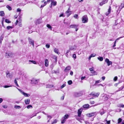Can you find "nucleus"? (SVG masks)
Instances as JSON below:
<instances>
[{"label":"nucleus","mask_w":124,"mask_h":124,"mask_svg":"<svg viewBox=\"0 0 124 124\" xmlns=\"http://www.w3.org/2000/svg\"><path fill=\"white\" fill-rule=\"evenodd\" d=\"M39 79L33 78L30 80L31 81V83L32 84L37 85L38 84L39 81Z\"/></svg>","instance_id":"nucleus-1"},{"label":"nucleus","mask_w":124,"mask_h":124,"mask_svg":"<svg viewBox=\"0 0 124 124\" xmlns=\"http://www.w3.org/2000/svg\"><path fill=\"white\" fill-rule=\"evenodd\" d=\"M17 88L19 91H20V92L25 97H29L30 96V94L24 93L22 90L21 89L18 88Z\"/></svg>","instance_id":"nucleus-2"},{"label":"nucleus","mask_w":124,"mask_h":124,"mask_svg":"<svg viewBox=\"0 0 124 124\" xmlns=\"http://www.w3.org/2000/svg\"><path fill=\"white\" fill-rule=\"evenodd\" d=\"M82 20L83 23H87L88 21V18L87 16L86 15L82 17Z\"/></svg>","instance_id":"nucleus-3"},{"label":"nucleus","mask_w":124,"mask_h":124,"mask_svg":"<svg viewBox=\"0 0 124 124\" xmlns=\"http://www.w3.org/2000/svg\"><path fill=\"white\" fill-rule=\"evenodd\" d=\"M28 41L29 43L31 45H32L34 47V42L33 40L30 38L28 39Z\"/></svg>","instance_id":"nucleus-4"},{"label":"nucleus","mask_w":124,"mask_h":124,"mask_svg":"<svg viewBox=\"0 0 124 124\" xmlns=\"http://www.w3.org/2000/svg\"><path fill=\"white\" fill-rule=\"evenodd\" d=\"M105 62L107 63V65L108 66H109V65L112 64V62L111 61H110L109 60L108 58H106Z\"/></svg>","instance_id":"nucleus-5"},{"label":"nucleus","mask_w":124,"mask_h":124,"mask_svg":"<svg viewBox=\"0 0 124 124\" xmlns=\"http://www.w3.org/2000/svg\"><path fill=\"white\" fill-rule=\"evenodd\" d=\"M6 56L7 58H9L11 57L12 56V54L11 52H7L6 53Z\"/></svg>","instance_id":"nucleus-6"},{"label":"nucleus","mask_w":124,"mask_h":124,"mask_svg":"<svg viewBox=\"0 0 124 124\" xmlns=\"http://www.w3.org/2000/svg\"><path fill=\"white\" fill-rule=\"evenodd\" d=\"M100 93H99L98 92L97 93H92L91 94L93 95V97H97L99 95Z\"/></svg>","instance_id":"nucleus-7"},{"label":"nucleus","mask_w":124,"mask_h":124,"mask_svg":"<svg viewBox=\"0 0 124 124\" xmlns=\"http://www.w3.org/2000/svg\"><path fill=\"white\" fill-rule=\"evenodd\" d=\"M82 111V108H80L78 110V115L79 117H80V116Z\"/></svg>","instance_id":"nucleus-8"},{"label":"nucleus","mask_w":124,"mask_h":124,"mask_svg":"<svg viewBox=\"0 0 124 124\" xmlns=\"http://www.w3.org/2000/svg\"><path fill=\"white\" fill-rule=\"evenodd\" d=\"M108 0H103L100 3V5L102 6L107 2Z\"/></svg>","instance_id":"nucleus-9"},{"label":"nucleus","mask_w":124,"mask_h":124,"mask_svg":"<svg viewBox=\"0 0 124 124\" xmlns=\"http://www.w3.org/2000/svg\"><path fill=\"white\" fill-rule=\"evenodd\" d=\"M78 26V25L75 24H72L69 27V28H75L77 27Z\"/></svg>","instance_id":"nucleus-10"},{"label":"nucleus","mask_w":124,"mask_h":124,"mask_svg":"<svg viewBox=\"0 0 124 124\" xmlns=\"http://www.w3.org/2000/svg\"><path fill=\"white\" fill-rule=\"evenodd\" d=\"M57 2L56 1H51V5L50 7H51L53 6H55L56 5Z\"/></svg>","instance_id":"nucleus-11"},{"label":"nucleus","mask_w":124,"mask_h":124,"mask_svg":"<svg viewBox=\"0 0 124 124\" xmlns=\"http://www.w3.org/2000/svg\"><path fill=\"white\" fill-rule=\"evenodd\" d=\"M30 100L29 99H27L25 100L24 102L25 104H29L30 102Z\"/></svg>","instance_id":"nucleus-12"},{"label":"nucleus","mask_w":124,"mask_h":124,"mask_svg":"<svg viewBox=\"0 0 124 124\" xmlns=\"http://www.w3.org/2000/svg\"><path fill=\"white\" fill-rule=\"evenodd\" d=\"M50 1V0H47V1H45L44 2V4H42L41 5V7H44L45 6L47 3L48 2L49 3Z\"/></svg>","instance_id":"nucleus-13"},{"label":"nucleus","mask_w":124,"mask_h":124,"mask_svg":"<svg viewBox=\"0 0 124 124\" xmlns=\"http://www.w3.org/2000/svg\"><path fill=\"white\" fill-rule=\"evenodd\" d=\"M71 69V68L70 67H67L66 68L64 69V71L65 72H67Z\"/></svg>","instance_id":"nucleus-14"},{"label":"nucleus","mask_w":124,"mask_h":124,"mask_svg":"<svg viewBox=\"0 0 124 124\" xmlns=\"http://www.w3.org/2000/svg\"><path fill=\"white\" fill-rule=\"evenodd\" d=\"M69 9L66 12V13L67 14L68 17L71 14V12L69 10Z\"/></svg>","instance_id":"nucleus-15"},{"label":"nucleus","mask_w":124,"mask_h":124,"mask_svg":"<svg viewBox=\"0 0 124 124\" xmlns=\"http://www.w3.org/2000/svg\"><path fill=\"white\" fill-rule=\"evenodd\" d=\"M45 66L46 67H47L48 65V61L47 59H46L45 60Z\"/></svg>","instance_id":"nucleus-16"},{"label":"nucleus","mask_w":124,"mask_h":124,"mask_svg":"<svg viewBox=\"0 0 124 124\" xmlns=\"http://www.w3.org/2000/svg\"><path fill=\"white\" fill-rule=\"evenodd\" d=\"M29 64H31V62L33 64H37V62L35 61H32L30 60L29 61Z\"/></svg>","instance_id":"nucleus-17"},{"label":"nucleus","mask_w":124,"mask_h":124,"mask_svg":"<svg viewBox=\"0 0 124 124\" xmlns=\"http://www.w3.org/2000/svg\"><path fill=\"white\" fill-rule=\"evenodd\" d=\"M76 47L75 46H73L71 47L70 49L71 50H75L76 49Z\"/></svg>","instance_id":"nucleus-18"},{"label":"nucleus","mask_w":124,"mask_h":124,"mask_svg":"<svg viewBox=\"0 0 124 124\" xmlns=\"http://www.w3.org/2000/svg\"><path fill=\"white\" fill-rule=\"evenodd\" d=\"M94 113H92L87 114V115L88 116L91 117L93 116L94 115Z\"/></svg>","instance_id":"nucleus-19"},{"label":"nucleus","mask_w":124,"mask_h":124,"mask_svg":"<svg viewBox=\"0 0 124 124\" xmlns=\"http://www.w3.org/2000/svg\"><path fill=\"white\" fill-rule=\"evenodd\" d=\"M53 86L54 85H46V87L47 88H51L52 87H53Z\"/></svg>","instance_id":"nucleus-20"},{"label":"nucleus","mask_w":124,"mask_h":124,"mask_svg":"<svg viewBox=\"0 0 124 124\" xmlns=\"http://www.w3.org/2000/svg\"><path fill=\"white\" fill-rule=\"evenodd\" d=\"M111 8H109L108 9V13H106V15L107 16H108V14L110 13L111 12Z\"/></svg>","instance_id":"nucleus-21"},{"label":"nucleus","mask_w":124,"mask_h":124,"mask_svg":"<svg viewBox=\"0 0 124 124\" xmlns=\"http://www.w3.org/2000/svg\"><path fill=\"white\" fill-rule=\"evenodd\" d=\"M89 106V105L88 104H86L84 105L83 107L84 108H88Z\"/></svg>","instance_id":"nucleus-22"},{"label":"nucleus","mask_w":124,"mask_h":124,"mask_svg":"<svg viewBox=\"0 0 124 124\" xmlns=\"http://www.w3.org/2000/svg\"><path fill=\"white\" fill-rule=\"evenodd\" d=\"M46 27L50 30H52V27L49 24H47Z\"/></svg>","instance_id":"nucleus-23"},{"label":"nucleus","mask_w":124,"mask_h":124,"mask_svg":"<svg viewBox=\"0 0 124 124\" xmlns=\"http://www.w3.org/2000/svg\"><path fill=\"white\" fill-rule=\"evenodd\" d=\"M54 51L56 54H58L59 51L58 49L57 48H55L54 50Z\"/></svg>","instance_id":"nucleus-24"},{"label":"nucleus","mask_w":124,"mask_h":124,"mask_svg":"<svg viewBox=\"0 0 124 124\" xmlns=\"http://www.w3.org/2000/svg\"><path fill=\"white\" fill-rule=\"evenodd\" d=\"M101 82V81L100 80H97L95 81V82L94 84V85H96L98 83H100Z\"/></svg>","instance_id":"nucleus-25"},{"label":"nucleus","mask_w":124,"mask_h":124,"mask_svg":"<svg viewBox=\"0 0 124 124\" xmlns=\"http://www.w3.org/2000/svg\"><path fill=\"white\" fill-rule=\"evenodd\" d=\"M97 59L100 61H102L103 60V58L102 57H98Z\"/></svg>","instance_id":"nucleus-26"},{"label":"nucleus","mask_w":124,"mask_h":124,"mask_svg":"<svg viewBox=\"0 0 124 124\" xmlns=\"http://www.w3.org/2000/svg\"><path fill=\"white\" fill-rule=\"evenodd\" d=\"M0 15L1 16H3L4 15V13L3 11L0 12Z\"/></svg>","instance_id":"nucleus-27"},{"label":"nucleus","mask_w":124,"mask_h":124,"mask_svg":"<svg viewBox=\"0 0 124 124\" xmlns=\"http://www.w3.org/2000/svg\"><path fill=\"white\" fill-rule=\"evenodd\" d=\"M75 95L77 96L78 97L80 95L79 93L76 92L75 93Z\"/></svg>","instance_id":"nucleus-28"},{"label":"nucleus","mask_w":124,"mask_h":124,"mask_svg":"<svg viewBox=\"0 0 124 124\" xmlns=\"http://www.w3.org/2000/svg\"><path fill=\"white\" fill-rule=\"evenodd\" d=\"M66 121V119H65L63 118H62V121L61 123L62 124L64 123Z\"/></svg>","instance_id":"nucleus-29"},{"label":"nucleus","mask_w":124,"mask_h":124,"mask_svg":"<svg viewBox=\"0 0 124 124\" xmlns=\"http://www.w3.org/2000/svg\"><path fill=\"white\" fill-rule=\"evenodd\" d=\"M68 117V115H65L64 117H63V118L66 119H67Z\"/></svg>","instance_id":"nucleus-30"},{"label":"nucleus","mask_w":124,"mask_h":124,"mask_svg":"<svg viewBox=\"0 0 124 124\" xmlns=\"http://www.w3.org/2000/svg\"><path fill=\"white\" fill-rule=\"evenodd\" d=\"M57 121V120L56 119H55L52 122V124H54L56 123Z\"/></svg>","instance_id":"nucleus-31"},{"label":"nucleus","mask_w":124,"mask_h":124,"mask_svg":"<svg viewBox=\"0 0 124 124\" xmlns=\"http://www.w3.org/2000/svg\"><path fill=\"white\" fill-rule=\"evenodd\" d=\"M13 28V27L11 26H8L7 27V28L8 30H9L10 29H12Z\"/></svg>","instance_id":"nucleus-32"},{"label":"nucleus","mask_w":124,"mask_h":124,"mask_svg":"<svg viewBox=\"0 0 124 124\" xmlns=\"http://www.w3.org/2000/svg\"><path fill=\"white\" fill-rule=\"evenodd\" d=\"M14 108H16L18 109H19L21 108V107L20 106H15Z\"/></svg>","instance_id":"nucleus-33"},{"label":"nucleus","mask_w":124,"mask_h":124,"mask_svg":"<svg viewBox=\"0 0 124 124\" xmlns=\"http://www.w3.org/2000/svg\"><path fill=\"white\" fill-rule=\"evenodd\" d=\"M27 107L28 109H30L31 108H32V107L31 105H29L28 106H27Z\"/></svg>","instance_id":"nucleus-34"},{"label":"nucleus","mask_w":124,"mask_h":124,"mask_svg":"<svg viewBox=\"0 0 124 124\" xmlns=\"http://www.w3.org/2000/svg\"><path fill=\"white\" fill-rule=\"evenodd\" d=\"M118 124H119L122 121V119L121 118H120L118 119Z\"/></svg>","instance_id":"nucleus-35"},{"label":"nucleus","mask_w":124,"mask_h":124,"mask_svg":"<svg viewBox=\"0 0 124 124\" xmlns=\"http://www.w3.org/2000/svg\"><path fill=\"white\" fill-rule=\"evenodd\" d=\"M5 22H6L8 23H11V22L10 21L8 20V19H6L5 20Z\"/></svg>","instance_id":"nucleus-36"},{"label":"nucleus","mask_w":124,"mask_h":124,"mask_svg":"<svg viewBox=\"0 0 124 124\" xmlns=\"http://www.w3.org/2000/svg\"><path fill=\"white\" fill-rule=\"evenodd\" d=\"M14 82L16 84V85H17V86H19V85H18L17 83V81L16 80V79H15L14 81Z\"/></svg>","instance_id":"nucleus-37"},{"label":"nucleus","mask_w":124,"mask_h":124,"mask_svg":"<svg viewBox=\"0 0 124 124\" xmlns=\"http://www.w3.org/2000/svg\"><path fill=\"white\" fill-rule=\"evenodd\" d=\"M68 83L69 85H71L72 83V81L71 80H69L68 81Z\"/></svg>","instance_id":"nucleus-38"},{"label":"nucleus","mask_w":124,"mask_h":124,"mask_svg":"<svg viewBox=\"0 0 124 124\" xmlns=\"http://www.w3.org/2000/svg\"><path fill=\"white\" fill-rule=\"evenodd\" d=\"M96 54H91L90 56L91 57H95L96 56Z\"/></svg>","instance_id":"nucleus-39"},{"label":"nucleus","mask_w":124,"mask_h":124,"mask_svg":"<svg viewBox=\"0 0 124 124\" xmlns=\"http://www.w3.org/2000/svg\"><path fill=\"white\" fill-rule=\"evenodd\" d=\"M46 47L47 48H49L50 47V45L49 44H47L46 45Z\"/></svg>","instance_id":"nucleus-40"},{"label":"nucleus","mask_w":124,"mask_h":124,"mask_svg":"<svg viewBox=\"0 0 124 124\" xmlns=\"http://www.w3.org/2000/svg\"><path fill=\"white\" fill-rule=\"evenodd\" d=\"M74 17L75 18H78V15L77 14H75L74 15Z\"/></svg>","instance_id":"nucleus-41"},{"label":"nucleus","mask_w":124,"mask_h":124,"mask_svg":"<svg viewBox=\"0 0 124 124\" xmlns=\"http://www.w3.org/2000/svg\"><path fill=\"white\" fill-rule=\"evenodd\" d=\"M94 68L93 67H92L91 68H90L89 69V70L90 71H93L94 70Z\"/></svg>","instance_id":"nucleus-42"},{"label":"nucleus","mask_w":124,"mask_h":124,"mask_svg":"<svg viewBox=\"0 0 124 124\" xmlns=\"http://www.w3.org/2000/svg\"><path fill=\"white\" fill-rule=\"evenodd\" d=\"M66 86V84H63L62 85L61 87V89L63 88L65 86Z\"/></svg>","instance_id":"nucleus-43"},{"label":"nucleus","mask_w":124,"mask_h":124,"mask_svg":"<svg viewBox=\"0 0 124 124\" xmlns=\"http://www.w3.org/2000/svg\"><path fill=\"white\" fill-rule=\"evenodd\" d=\"M117 77L116 76L114 78V81H116L117 80Z\"/></svg>","instance_id":"nucleus-44"},{"label":"nucleus","mask_w":124,"mask_h":124,"mask_svg":"<svg viewBox=\"0 0 124 124\" xmlns=\"http://www.w3.org/2000/svg\"><path fill=\"white\" fill-rule=\"evenodd\" d=\"M11 86H8V85H6L4 86H3V87L4 88H7L8 87H11Z\"/></svg>","instance_id":"nucleus-45"},{"label":"nucleus","mask_w":124,"mask_h":124,"mask_svg":"<svg viewBox=\"0 0 124 124\" xmlns=\"http://www.w3.org/2000/svg\"><path fill=\"white\" fill-rule=\"evenodd\" d=\"M7 76V77H9L10 76V74L9 73H7L6 74Z\"/></svg>","instance_id":"nucleus-46"},{"label":"nucleus","mask_w":124,"mask_h":124,"mask_svg":"<svg viewBox=\"0 0 124 124\" xmlns=\"http://www.w3.org/2000/svg\"><path fill=\"white\" fill-rule=\"evenodd\" d=\"M120 7L121 8H123L124 7V3H122L121 4Z\"/></svg>","instance_id":"nucleus-47"},{"label":"nucleus","mask_w":124,"mask_h":124,"mask_svg":"<svg viewBox=\"0 0 124 124\" xmlns=\"http://www.w3.org/2000/svg\"><path fill=\"white\" fill-rule=\"evenodd\" d=\"M72 57L75 59L76 58V56L75 54H74L72 56Z\"/></svg>","instance_id":"nucleus-48"},{"label":"nucleus","mask_w":124,"mask_h":124,"mask_svg":"<svg viewBox=\"0 0 124 124\" xmlns=\"http://www.w3.org/2000/svg\"><path fill=\"white\" fill-rule=\"evenodd\" d=\"M40 21V19L38 20H37V23L38 24L40 23H41V22Z\"/></svg>","instance_id":"nucleus-49"},{"label":"nucleus","mask_w":124,"mask_h":124,"mask_svg":"<svg viewBox=\"0 0 124 124\" xmlns=\"http://www.w3.org/2000/svg\"><path fill=\"white\" fill-rule=\"evenodd\" d=\"M2 106L4 108H7V105H3Z\"/></svg>","instance_id":"nucleus-50"},{"label":"nucleus","mask_w":124,"mask_h":124,"mask_svg":"<svg viewBox=\"0 0 124 124\" xmlns=\"http://www.w3.org/2000/svg\"><path fill=\"white\" fill-rule=\"evenodd\" d=\"M105 113V112L104 111H103L100 112V114L102 115Z\"/></svg>","instance_id":"nucleus-51"},{"label":"nucleus","mask_w":124,"mask_h":124,"mask_svg":"<svg viewBox=\"0 0 124 124\" xmlns=\"http://www.w3.org/2000/svg\"><path fill=\"white\" fill-rule=\"evenodd\" d=\"M64 16H64L63 14H62L59 16V17H64Z\"/></svg>","instance_id":"nucleus-52"},{"label":"nucleus","mask_w":124,"mask_h":124,"mask_svg":"<svg viewBox=\"0 0 124 124\" xmlns=\"http://www.w3.org/2000/svg\"><path fill=\"white\" fill-rule=\"evenodd\" d=\"M110 120H109L108 121L106 120L107 124H110Z\"/></svg>","instance_id":"nucleus-53"},{"label":"nucleus","mask_w":124,"mask_h":124,"mask_svg":"<svg viewBox=\"0 0 124 124\" xmlns=\"http://www.w3.org/2000/svg\"><path fill=\"white\" fill-rule=\"evenodd\" d=\"M21 10L19 8H18L17 10V12H20Z\"/></svg>","instance_id":"nucleus-54"},{"label":"nucleus","mask_w":124,"mask_h":124,"mask_svg":"<svg viewBox=\"0 0 124 124\" xmlns=\"http://www.w3.org/2000/svg\"><path fill=\"white\" fill-rule=\"evenodd\" d=\"M86 77L85 76H84L83 77H82L81 78V79L82 80H83Z\"/></svg>","instance_id":"nucleus-55"},{"label":"nucleus","mask_w":124,"mask_h":124,"mask_svg":"<svg viewBox=\"0 0 124 124\" xmlns=\"http://www.w3.org/2000/svg\"><path fill=\"white\" fill-rule=\"evenodd\" d=\"M105 79V77L104 76H103L102 77V79L103 80H104Z\"/></svg>","instance_id":"nucleus-56"},{"label":"nucleus","mask_w":124,"mask_h":124,"mask_svg":"<svg viewBox=\"0 0 124 124\" xmlns=\"http://www.w3.org/2000/svg\"><path fill=\"white\" fill-rule=\"evenodd\" d=\"M70 75L72 76L73 74V71H71L70 73Z\"/></svg>","instance_id":"nucleus-57"},{"label":"nucleus","mask_w":124,"mask_h":124,"mask_svg":"<svg viewBox=\"0 0 124 124\" xmlns=\"http://www.w3.org/2000/svg\"><path fill=\"white\" fill-rule=\"evenodd\" d=\"M120 106L122 108L124 107V105L121 104L120 105Z\"/></svg>","instance_id":"nucleus-58"},{"label":"nucleus","mask_w":124,"mask_h":124,"mask_svg":"<svg viewBox=\"0 0 124 124\" xmlns=\"http://www.w3.org/2000/svg\"><path fill=\"white\" fill-rule=\"evenodd\" d=\"M3 101V100L2 98H0V103H1Z\"/></svg>","instance_id":"nucleus-59"},{"label":"nucleus","mask_w":124,"mask_h":124,"mask_svg":"<svg viewBox=\"0 0 124 124\" xmlns=\"http://www.w3.org/2000/svg\"><path fill=\"white\" fill-rule=\"evenodd\" d=\"M91 72L93 74H94L95 73V71H94L93 70V71H91Z\"/></svg>","instance_id":"nucleus-60"},{"label":"nucleus","mask_w":124,"mask_h":124,"mask_svg":"<svg viewBox=\"0 0 124 124\" xmlns=\"http://www.w3.org/2000/svg\"><path fill=\"white\" fill-rule=\"evenodd\" d=\"M48 118H52V116H48Z\"/></svg>","instance_id":"nucleus-61"},{"label":"nucleus","mask_w":124,"mask_h":124,"mask_svg":"<svg viewBox=\"0 0 124 124\" xmlns=\"http://www.w3.org/2000/svg\"><path fill=\"white\" fill-rule=\"evenodd\" d=\"M91 103L92 104H93L94 103V101H91Z\"/></svg>","instance_id":"nucleus-62"},{"label":"nucleus","mask_w":124,"mask_h":124,"mask_svg":"<svg viewBox=\"0 0 124 124\" xmlns=\"http://www.w3.org/2000/svg\"><path fill=\"white\" fill-rule=\"evenodd\" d=\"M122 38V37H120L119 38H117V39H116V40H119L120 39V38Z\"/></svg>","instance_id":"nucleus-63"},{"label":"nucleus","mask_w":124,"mask_h":124,"mask_svg":"<svg viewBox=\"0 0 124 124\" xmlns=\"http://www.w3.org/2000/svg\"><path fill=\"white\" fill-rule=\"evenodd\" d=\"M75 31H77L78 30V28H77V27H76V28H75Z\"/></svg>","instance_id":"nucleus-64"}]
</instances>
